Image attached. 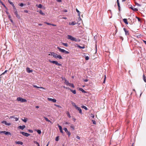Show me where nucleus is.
<instances>
[{
  "mask_svg": "<svg viewBox=\"0 0 146 146\" xmlns=\"http://www.w3.org/2000/svg\"><path fill=\"white\" fill-rule=\"evenodd\" d=\"M68 38L71 41H75L76 42H80V40L79 39H77L75 37H73L72 36L70 35H68Z\"/></svg>",
  "mask_w": 146,
  "mask_h": 146,
  "instance_id": "f257e3e1",
  "label": "nucleus"
},
{
  "mask_svg": "<svg viewBox=\"0 0 146 146\" xmlns=\"http://www.w3.org/2000/svg\"><path fill=\"white\" fill-rule=\"evenodd\" d=\"M17 100L18 101L21 102H24L27 101L25 99H23L19 97L17 98Z\"/></svg>",
  "mask_w": 146,
  "mask_h": 146,
  "instance_id": "f03ea898",
  "label": "nucleus"
},
{
  "mask_svg": "<svg viewBox=\"0 0 146 146\" xmlns=\"http://www.w3.org/2000/svg\"><path fill=\"white\" fill-rule=\"evenodd\" d=\"M49 61L51 63H52L53 64H55L56 65H57L58 66H61V64H60L58 62L56 61H52L50 60H49Z\"/></svg>",
  "mask_w": 146,
  "mask_h": 146,
  "instance_id": "7ed1b4c3",
  "label": "nucleus"
},
{
  "mask_svg": "<svg viewBox=\"0 0 146 146\" xmlns=\"http://www.w3.org/2000/svg\"><path fill=\"white\" fill-rule=\"evenodd\" d=\"M20 133L26 137H28L30 135V134L24 132H21Z\"/></svg>",
  "mask_w": 146,
  "mask_h": 146,
  "instance_id": "20e7f679",
  "label": "nucleus"
},
{
  "mask_svg": "<svg viewBox=\"0 0 146 146\" xmlns=\"http://www.w3.org/2000/svg\"><path fill=\"white\" fill-rule=\"evenodd\" d=\"M50 55H51L53 56L55 58H57V56L58 55V54H55L54 52H52L51 53Z\"/></svg>",
  "mask_w": 146,
  "mask_h": 146,
  "instance_id": "39448f33",
  "label": "nucleus"
},
{
  "mask_svg": "<svg viewBox=\"0 0 146 146\" xmlns=\"http://www.w3.org/2000/svg\"><path fill=\"white\" fill-rule=\"evenodd\" d=\"M1 123H2L5 124V125L9 126L11 125L10 123H7L6 121H3L1 122Z\"/></svg>",
  "mask_w": 146,
  "mask_h": 146,
  "instance_id": "423d86ee",
  "label": "nucleus"
},
{
  "mask_svg": "<svg viewBox=\"0 0 146 146\" xmlns=\"http://www.w3.org/2000/svg\"><path fill=\"white\" fill-rule=\"evenodd\" d=\"M48 100L49 101H52L53 102H56V100L54 99H52L50 98H48Z\"/></svg>",
  "mask_w": 146,
  "mask_h": 146,
  "instance_id": "0eeeda50",
  "label": "nucleus"
},
{
  "mask_svg": "<svg viewBox=\"0 0 146 146\" xmlns=\"http://www.w3.org/2000/svg\"><path fill=\"white\" fill-rule=\"evenodd\" d=\"M75 108H76V110H77L78 111H79V112L80 113V114L82 113V110L80 108L77 106Z\"/></svg>",
  "mask_w": 146,
  "mask_h": 146,
  "instance_id": "6e6552de",
  "label": "nucleus"
},
{
  "mask_svg": "<svg viewBox=\"0 0 146 146\" xmlns=\"http://www.w3.org/2000/svg\"><path fill=\"white\" fill-rule=\"evenodd\" d=\"M57 48L59 50V51L61 52L65 53L66 50L64 49H62L58 47Z\"/></svg>",
  "mask_w": 146,
  "mask_h": 146,
  "instance_id": "1a4fd4ad",
  "label": "nucleus"
},
{
  "mask_svg": "<svg viewBox=\"0 0 146 146\" xmlns=\"http://www.w3.org/2000/svg\"><path fill=\"white\" fill-rule=\"evenodd\" d=\"M123 30L125 32V35H129V33L128 31H127L125 28H124Z\"/></svg>",
  "mask_w": 146,
  "mask_h": 146,
  "instance_id": "9d476101",
  "label": "nucleus"
},
{
  "mask_svg": "<svg viewBox=\"0 0 146 146\" xmlns=\"http://www.w3.org/2000/svg\"><path fill=\"white\" fill-rule=\"evenodd\" d=\"M25 127V125H23V126L20 125L18 127V128L20 129L23 130Z\"/></svg>",
  "mask_w": 146,
  "mask_h": 146,
  "instance_id": "9b49d317",
  "label": "nucleus"
},
{
  "mask_svg": "<svg viewBox=\"0 0 146 146\" xmlns=\"http://www.w3.org/2000/svg\"><path fill=\"white\" fill-rule=\"evenodd\" d=\"M14 14L15 15L16 17L19 19H20V16L18 14L17 12H14Z\"/></svg>",
  "mask_w": 146,
  "mask_h": 146,
  "instance_id": "f8f14e48",
  "label": "nucleus"
},
{
  "mask_svg": "<svg viewBox=\"0 0 146 146\" xmlns=\"http://www.w3.org/2000/svg\"><path fill=\"white\" fill-rule=\"evenodd\" d=\"M129 8H131L132 10L135 11H138V9L136 8H133L132 6L131 7H130Z\"/></svg>",
  "mask_w": 146,
  "mask_h": 146,
  "instance_id": "ddd939ff",
  "label": "nucleus"
},
{
  "mask_svg": "<svg viewBox=\"0 0 146 146\" xmlns=\"http://www.w3.org/2000/svg\"><path fill=\"white\" fill-rule=\"evenodd\" d=\"M15 143L16 144H20L21 145H22L23 144V142H22L20 141H16Z\"/></svg>",
  "mask_w": 146,
  "mask_h": 146,
  "instance_id": "4468645a",
  "label": "nucleus"
},
{
  "mask_svg": "<svg viewBox=\"0 0 146 146\" xmlns=\"http://www.w3.org/2000/svg\"><path fill=\"white\" fill-rule=\"evenodd\" d=\"M79 90L82 92L84 93H86V92L82 88H79Z\"/></svg>",
  "mask_w": 146,
  "mask_h": 146,
  "instance_id": "2eb2a0df",
  "label": "nucleus"
},
{
  "mask_svg": "<svg viewBox=\"0 0 146 146\" xmlns=\"http://www.w3.org/2000/svg\"><path fill=\"white\" fill-rule=\"evenodd\" d=\"M22 120L25 123L27 121V118L26 117H24L22 119Z\"/></svg>",
  "mask_w": 146,
  "mask_h": 146,
  "instance_id": "dca6fc26",
  "label": "nucleus"
},
{
  "mask_svg": "<svg viewBox=\"0 0 146 146\" xmlns=\"http://www.w3.org/2000/svg\"><path fill=\"white\" fill-rule=\"evenodd\" d=\"M123 22L127 25H128V22L127 21V19H123Z\"/></svg>",
  "mask_w": 146,
  "mask_h": 146,
  "instance_id": "f3484780",
  "label": "nucleus"
},
{
  "mask_svg": "<svg viewBox=\"0 0 146 146\" xmlns=\"http://www.w3.org/2000/svg\"><path fill=\"white\" fill-rule=\"evenodd\" d=\"M33 87H35V88H42V89H44L45 88L43 87H38V86H36V85H33Z\"/></svg>",
  "mask_w": 146,
  "mask_h": 146,
  "instance_id": "a211bd4d",
  "label": "nucleus"
},
{
  "mask_svg": "<svg viewBox=\"0 0 146 146\" xmlns=\"http://www.w3.org/2000/svg\"><path fill=\"white\" fill-rule=\"evenodd\" d=\"M76 24L75 22H72L71 23H69V25H75Z\"/></svg>",
  "mask_w": 146,
  "mask_h": 146,
  "instance_id": "6ab92c4d",
  "label": "nucleus"
},
{
  "mask_svg": "<svg viewBox=\"0 0 146 146\" xmlns=\"http://www.w3.org/2000/svg\"><path fill=\"white\" fill-rule=\"evenodd\" d=\"M27 71L29 73H30L32 72V71L29 68H27Z\"/></svg>",
  "mask_w": 146,
  "mask_h": 146,
  "instance_id": "aec40b11",
  "label": "nucleus"
},
{
  "mask_svg": "<svg viewBox=\"0 0 146 146\" xmlns=\"http://www.w3.org/2000/svg\"><path fill=\"white\" fill-rule=\"evenodd\" d=\"M70 91L74 94H75L76 93V91L75 90H73L72 89H70Z\"/></svg>",
  "mask_w": 146,
  "mask_h": 146,
  "instance_id": "412c9836",
  "label": "nucleus"
},
{
  "mask_svg": "<svg viewBox=\"0 0 146 146\" xmlns=\"http://www.w3.org/2000/svg\"><path fill=\"white\" fill-rule=\"evenodd\" d=\"M64 83L68 85V84H69L70 83L68 81L66 80H65V82Z\"/></svg>",
  "mask_w": 146,
  "mask_h": 146,
  "instance_id": "4be33fe9",
  "label": "nucleus"
},
{
  "mask_svg": "<svg viewBox=\"0 0 146 146\" xmlns=\"http://www.w3.org/2000/svg\"><path fill=\"white\" fill-rule=\"evenodd\" d=\"M36 6L40 8H41L42 7V5L41 4H40L38 5H36Z\"/></svg>",
  "mask_w": 146,
  "mask_h": 146,
  "instance_id": "5701e85b",
  "label": "nucleus"
},
{
  "mask_svg": "<svg viewBox=\"0 0 146 146\" xmlns=\"http://www.w3.org/2000/svg\"><path fill=\"white\" fill-rule=\"evenodd\" d=\"M70 127L73 130L74 129V126L73 124H71L70 126Z\"/></svg>",
  "mask_w": 146,
  "mask_h": 146,
  "instance_id": "b1692460",
  "label": "nucleus"
},
{
  "mask_svg": "<svg viewBox=\"0 0 146 146\" xmlns=\"http://www.w3.org/2000/svg\"><path fill=\"white\" fill-rule=\"evenodd\" d=\"M117 2L118 6V7L119 9V10H120V5H119V0H117Z\"/></svg>",
  "mask_w": 146,
  "mask_h": 146,
  "instance_id": "393cba45",
  "label": "nucleus"
},
{
  "mask_svg": "<svg viewBox=\"0 0 146 146\" xmlns=\"http://www.w3.org/2000/svg\"><path fill=\"white\" fill-rule=\"evenodd\" d=\"M69 86L72 87V88L74 87V86L73 84L70 83L68 85Z\"/></svg>",
  "mask_w": 146,
  "mask_h": 146,
  "instance_id": "a878e982",
  "label": "nucleus"
},
{
  "mask_svg": "<svg viewBox=\"0 0 146 146\" xmlns=\"http://www.w3.org/2000/svg\"><path fill=\"white\" fill-rule=\"evenodd\" d=\"M77 47L80 48L84 49L85 48V47L84 46H81L79 45H78Z\"/></svg>",
  "mask_w": 146,
  "mask_h": 146,
  "instance_id": "bb28decb",
  "label": "nucleus"
},
{
  "mask_svg": "<svg viewBox=\"0 0 146 146\" xmlns=\"http://www.w3.org/2000/svg\"><path fill=\"white\" fill-rule=\"evenodd\" d=\"M57 58H58L59 59H62V57L60 55H58L57 56Z\"/></svg>",
  "mask_w": 146,
  "mask_h": 146,
  "instance_id": "cd10ccee",
  "label": "nucleus"
},
{
  "mask_svg": "<svg viewBox=\"0 0 146 146\" xmlns=\"http://www.w3.org/2000/svg\"><path fill=\"white\" fill-rule=\"evenodd\" d=\"M39 13L41 14V15H45V14L43 13L42 10H40V11H39Z\"/></svg>",
  "mask_w": 146,
  "mask_h": 146,
  "instance_id": "c85d7f7f",
  "label": "nucleus"
},
{
  "mask_svg": "<svg viewBox=\"0 0 146 146\" xmlns=\"http://www.w3.org/2000/svg\"><path fill=\"white\" fill-rule=\"evenodd\" d=\"M62 44L63 45L66 47H67L68 46V44L67 43H62Z\"/></svg>",
  "mask_w": 146,
  "mask_h": 146,
  "instance_id": "c756f323",
  "label": "nucleus"
},
{
  "mask_svg": "<svg viewBox=\"0 0 146 146\" xmlns=\"http://www.w3.org/2000/svg\"><path fill=\"white\" fill-rule=\"evenodd\" d=\"M71 104H72V105L74 106L75 108H76L77 106L76 105L75 103L73 102H71Z\"/></svg>",
  "mask_w": 146,
  "mask_h": 146,
  "instance_id": "7c9ffc66",
  "label": "nucleus"
},
{
  "mask_svg": "<svg viewBox=\"0 0 146 146\" xmlns=\"http://www.w3.org/2000/svg\"><path fill=\"white\" fill-rule=\"evenodd\" d=\"M33 142L35 143L38 146H40L39 143L37 141H34Z\"/></svg>",
  "mask_w": 146,
  "mask_h": 146,
  "instance_id": "2f4dec72",
  "label": "nucleus"
},
{
  "mask_svg": "<svg viewBox=\"0 0 146 146\" xmlns=\"http://www.w3.org/2000/svg\"><path fill=\"white\" fill-rule=\"evenodd\" d=\"M82 108H83L84 109L86 110H88V108H87L84 106H82Z\"/></svg>",
  "mask_w": 146,
  "mask_h": 146,
  "instance_id": "473e14b6",
  "label": "nucleus"
},
{
  "mask_svg": "<svg viewBox=\"0 0 146 146\" xmlns=\"http://www.w3.org/2000/svg\"><path fill=\"white\" fill-rule=\"evenodd\" d=\"M76 12L78 13V16H80V12L77 9H76Z\"/></svg>",
  "mask_w": 146,
  "mask_h": 146,
  "instance_id": "72a5a7b5",
  "label": "nucleus"
},
{
  "mask_svg": "<svg viewBox=\"0 0 146 146\" xmlns=\"http://www.w3.org/2000/svg\"><path fill=\"white\" fill-rule=\"evenodd\" d=\"M64 130L65 131V132L66 133H67L68 131V130L66 128H63Z\"/></svg>",
  "mask_w": 146,
  "mask_h": 146,
  "instance_id": "f704fd0d",
  "label": "nucleus"
},
{
  "mask_svg": "<svg viewBox=\"0 0 146 146\" xmlns=\"http://www.w3.org/2000/svg\"><path fill=\"white\" fill-rule=\"evenodd\" d=\"M5 134L6 135H11V133L10 132H8V131H6Z\"/></svg>",
  "mask_w": 146,
  "mask_h": 146,
  "instance_id": "c9c22d12",
  "label": "nucleus"
},
{
  "mask_svg": "<svg viewBox=\"0 0 146 146\" xmlns=\"http://www.w3.org/2000/svg\"><path fill=\"white\" fill-rule=\"evenodd\" d=\"M135 5H136L139 7L141 6V5L137 3H135Z\"/></svg>",
  "mask_w": 146,
  "mask_h": 146,
  "instance_id": "e433bc0d",
  "label": "nucleus"
},
{
  "mask_svg": "<svg viewBox=\"0 0 146 146\" xmlns=\"http://www.w3.org/2000/svg\"><path fill=\"white\" fill-rule=\"evenodd\" d=\"M66 133L68 134V137H70L71 135V133L69 131H68L67 133Z\"/></svg>",
  "mask_w": 146,
  "mask_h": 146,
  "instance_id": "4c0bfd02",
  "label": "nucleus"
},
{
  "mask_svg": "<svg viewBox=\"0 0 146 146\" xmlns=\"http://www.w3.org/2000/svg\"><path fill=\"white\" fill-rule=\"evenodd\" d=\"M44 119L46 120V121H48V122L50 121H49L50 120H49L47 117H44Z\"/></svg>",
  "mask_w": 146,
  "mask_h": 146,
  "instance_id": "58836bf2",
  "label": "nucleus"
},
{
  "mask_svg": "<svg viewBox=\"0 0 146 146\" xmlns=\"http://www.w3.org/2000/svg\"><path fill=\"white\" fill-rule=\"evenodd\" d=\"M37 132L39 134H40L41 133V131L40 130H37Z\"/></svg>",
  "mask_w": 146,
  "mask_h": 146,
  "instance_id": "ea45409f",
  "label": "nucleus"
},
{
  "mask_svg": "<svg viewBox=\"0 0 146 146\" xmlns=\"http://www.w3.org/2000/svg\"><path fill=\"white\" fill-rule=\"evenodd\" d=\"M58 140H59V137L58 136L56 137V139H55V140L56 141H58Z\"/></svg>",
  "mask_w": 146,
  "mask_h": 146,
  "instance_id": "a19ab883",
  "label": "nucleus"
},
{
  "mask_svg": "<svg viewBox=\"0 0 146 146\" xmlns=\"http://www.w3.org/2000/svg\"><path fill=\"white\" fill-rule=\"evenodd\" d=\"M67 115L68 117H69V118H70L71 117V116H70V114L69 112H67Z\"/></svg>",
  "mask_w": 146,
  "mask_h": 146,
  "instance_id": "79ce46f5",
  "label": "nucleus"
},
{
  "mask_svg": "<svg viewBox=\"0 0 146 146\" xmlns=\"http://www.w3.org/2000/svg\"><path fill=\"white\" fill-rule=\"evenodd\" d=\"M54 105L55 106H56L58 107V108H62V107L60 106L59 105H56V104H54Z\"/></svg>",
  "mask_w": 146,
  "mask_h": 146,
  "instance_id": "37998d69",
  "label": "nucleus"
},
{
  "mask_svg": "<svg viewBox=\"0 0 146 146\" xmlns=\"http://www.w3.org/2000/svg\"><path fill=\"white\" fill-rule=\"evenodd\" d=\"M58 127L59 128L60 130L62 129V127L60 125H58Z\"/></svg>",
  "mask_w": 146,
  "mask_h": 146,
  "instance_id": "c03bdc74",
  "label": "nucleus"
},
{
  "mask_svg": "<svg viewBox=\"0 0 146 146\" xmlns=\"http://www.w3.org/2000/svg\"><path fill=\"white\" fill-rule=\"evenodd\" d=\"M58 127L59 128L60 130L62 129V127L60 125H58Z\"/></svg>",
  "mask_w": 146,
  "mask_h": 146,
  "instance_id": "a18cd8bd",
  "label": "nucleus"
},
{
  "mask_svg": "<svg viewBox=\"0 0 146 146\" xmlns=\"http://www.w3.org/2000/svg\"><path fill=\"white\" fill-rule=\"evenodd\" d=\"M8 2L9 3L12 5L14 4L12 2L9 1V0Z\"/></svg>",
  "mask_w": 146,
  "mask_h": 146,
  "instance_id": "49530a36",
  "label": "nucleus"
},
{
  "mask_svg": "<svg viewBox=\"0 0 146 146\" xmlns=\"http://www.w3.org/2000/svg\"><path fill=\"white\" fill-rule=\"evenodd\" d=\"M89 59V58L88 56H87L85 57V59L86 60H88Z\"/></svg>",
  "mask_w": 146,
  "mask_h": 146,
  "instance_id": "de8ad7c7",
  "label": "nucleus"
},
{
  "mask_svg": "<svg viewBox=\"0 0 146 146\" xmlns=\"http://www.w3.org/2000/svg\"><path fill=\"white\" fill-rule=\"evenodd\" d=\"M143 80H144V81L145 82H146V79H145V76L144 75H143Z\"/></svg>",
  "mask_w": 146,
  "mask_h": 146,
  "instance_id": "09e8293b",
  "label": "nucleus"
},
{
  "mask_svg": "<svg viewBox=\"0 0 146 146\" xmlns=\"http://www.w3.org/2000/svg\"><path fill=\"white\" fill-rule=\"evenodd\" d=\"M28 131L29 132L31 133H32L33 132V131L32 130L29 129Z\"/></svg>",
  "mask_w": 146,
  "mask_h": 146,
  "instance_id": "8fccbe9b",
  "label": "nucleus"
},
{
  "mask_svg": "<svg viewBox=\"0 0 146 146\" xmlns=\"http://www.w3.org/2000/svg\"><path fill=\"white\" fill-rule=\"evenodd\" d=\"M92 121L93 122V123L94 124H96V122L94 120H92Z\"/></svg>",
  "mask_w": 146,
  "mask_h": 146,
  "instance_id": "3c124183",
  "label": "nucleus"
},
{
  "mask_svg": "<svg viewBox=\"0 0 146 146\" xmlns=\"http://www.w3.org/2000/svg\"><path fill=\"white\" fill-rule=\"evenodd\" d=\"M44 23L48 25H51V24H51L50 23H47V22H45Z\"/></svg>",
  "mask_w": 146,
  "mask_h": 146,
  "instance_id": "603ef678",
  "label": "nucleus"
},
{
  "mask_svg": "<svg viewBox=\"0 0 146 146\" xmlns=\"http://www.w3.org/2000/svg\"><path fill=\"white\" fill-rule=\"evenodd\" d=\"M19 5L21 7H23L24 5V4L23 3H21Z\"/></svg>",
  "mask_w": 146,
  "mask_h": 146,
  "instance_id": "864d4df0",
  "label": "nucleus"
},
{
  "mask_svg": "<svg viewBox=\"0 0 146 146\" xmlns=\"http://www.w3.org/2000/svg\"><path fill=\"white\" fill-rule=\"evenodd\" d=\"M76 137L77 139H80V137L78 135H77Z\"/></svg>",
  "mask_w": 146,
  "mask_h": 146,
  "instance_id": "5fc2aeb1",
  "label": "nucleus"
},
{
  "mask_svg": "<svg viewBox=\"0 0 146 146\" xmlns=\"http://www.w3.org/2000/svg\"><path fill=\"white\" fill-rule=\"evenodd\" d=\"M69 53H70L69 52L66 51V50L65 51V53L66 54H69Z\"/></svg>",
  "mask_w": 146,
  "mask_h": 146,
  "instance_id": "6e6d98bb",
  "label": "nucleus"
},
{
  "mask_svg": "<svg viewBox=\"0 0 146 146\" xmlns=\"http://www.w3.org/2000/svg\"><path fill=\"white\" fill-rule=\"evenodd\" d=\"M106 78V75H105V77H104V82H103L104 83H105Z\"/></svg>",
  "mask_w": 146,
  "mask_h": 146,
  "instance_id": "4d7b16f0",
  "label": "nucleus"
},
{
  "mask_svg": "<svg viewBox=\"0 0 146 146\" xmlns=\"http://www.w3.org/2000/svg\"><path fill=\"white\" fill-rule=\"evenodd\" d=\"M7 72V70H5V71L2 74H4L6 73Z\"/></svg>",
  "mask_w": 146,
  "mask_h": 146,
  "instance_id": "13d9d810",
  "label": "nucleus"
},
{
  "mask_svg": "<svg viewBox=\"0 0 146 146\" xmlns=\"http://www.w3.org/2000/svg\"><path fill=\"white\" fill-rule=\"evenodd\" d=\"M58 2H62V0H56Z\"/></svg>",
  "mask_w": 146,
  "mask_h": 146,
  "instance_id": "bf43d9fd",
  "label": "nucleus"
},
{
  "mask_svg": "<svg viewBox=\"0 0 146 146\" xmlns=\"http://www.w3.org/2000/svg\"><path fill=\"white\" fill-rule=\"evenodd\" d=\"M14 9V13L17 11L16 8L15 9Z\"/></svg>",
  "mask_w": 146,
  "mask_h": 146,
  "instance_id": "052dcab7",
  "label": "nucleus"
},
{
  "mask_svg": "<svg viewBox=\"0 0 146 146\" xmlns=\"http://www.w3.org/2000/svg\"><path fill=\"white\" fill-rule=\"evenodd\" d=\"M24 12L26 13H28V11L27 10H25L24 11Z\"/></svg>",
  "mask_w": 146,
  "mask_h": 146,
  "instance_id": "680f3d73",
  "label": "nucleus"
},
{
  "mask_svg": "<svg viewBox=\"0 0 146 146\" xmlns=\"http://www.w3.org/2000/svg\"><path fill=\"white\" fill-rule=\"evenodd\" d=\"M6 132V131H2V133H3L5 134Z\"/></svg>",
  "mask_w": 146,
  "mask_h": 146,
  "instance_id": "e2e57ef3",
  "label": "nucleus"
},
{
  "mask_svg": "<svg viewBox=\"0 0 146 146\" xmlns=\"http://www.w3.org/2000/svg\"><path fill=\"white\" fill-rule=\"evenodd\" d=\"M15 121H17L19 119L17 117H16L15 118Z\"/></svg>",
  "mask_w": 146,
  "mask_h": 146,
  "instance_id": "0e129e2a",
  "label": "nucleus"
},
{
  "mask_svg": "<svg viewBox=\"0 0 146 146\" xmlns=\"http://www.w3.org/2000/svg\"><path fill=\"white\" fill-rule=\"evenodd\" d=\"M13 7V9H16V8H15V7L14 4H13L12 5Z\"/></svg>",
  "mask_w": 146,
  "mask_h": 146,
  "instance_id": "69168bd1",
  "label": "nucleus"
},
{
  "mask_svg": "<svg viewBox=\"0 0 146 146\" xmlns=\"http://www.w3.org/2000/svg\"><path fill=\"white\" fill-rule=\"evenodd\" d=\"M13 7V9H16V8H15V7L14 4H13L12 5Z\"/></svg>",
  "mask_w": 146,
  "mask_h": 146,
  "instance_id": "338daca9",
  "label": "nucleus"
},
{
  "mask_svg": "<svg viewBox=\"0 0 146 146\" xmlns=\"http://www.w3.org/2000/svg\"><path fill=\"white\" fill-rule=\"evenodd\" d=\"M13 7V9H16V8H15V7L14 4H13L12 5Z\"/></svg>",
  "mask_w": 146,
  "mask_h": 146,
  "instance_id": "774afa93",
  "label": "nucleus"
}]
</instances>
